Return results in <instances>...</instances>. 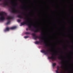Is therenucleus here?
<instances>
[{"instance_id":"3","label":"nucleus","mask_w":73,"mask_h":73,"mask_svg":"<svg viewBox=\"0 0 73 73\" xmlns=\"http://www.w3.org/2000/svg\"><path fill=\"white\" fill-rule=\"evenodd\" d=\"M5 16H7V13L5 12H1L0 13V23L5 20Z\"/></svg>"},{"instance_id":"23","label":"nucleus","mask_w":73,"mask_h":73,"mask_svg":"<svg viewBox=\"0 0 73 73\" xmlns=\"http://www.w3.org/2000/svg\"><path fill=\"white\" fill-rule=\"evenodd\" d=\"M43 34H44V32H42V34L43 35Z\"/></svg>"},{"instance_id":"15","label":"nucleus","mask_w":73,"mask_h":73,"mask_svg":"<svg viewBox=\"0 0 73 73\" xmlns=\"http://www.w3.org/2000/svg\"><path fill=\"white\" fill-rule=\"evenodd\" d=\"M56 65V63H53L52 64L53 66H55Z\"/></svg>"},{"instance_id":"10","label":"nucleus","mask_w":73,"mask_h":73,"mask_svg":"<svg viewBox=\"0 0 73 73\" xmlns=\"http://www.w3.org/2000/svg\"><path fill=\"white\" fill-rule=\"evenodd\" d=\"M59 69H60V67L58 66H57V70L56 71V73H60V72H58V70H59Z\"/></svg>"},{"instance_id":"25","label":"nucleus","mask_w":73,"mask_h":73,"mask_svg":"<svg viewBox=\"0 0 73 73\" xmlns=\"http://www.w3.org/2000/svg\"><path fill=\"white\" fill-rule=\"evenodd\" d=\"M2 0H0V1H1Z\"/></svg>"},{"instance_id":"2","label":"nucleus","mask_w":73,"mask_h":73,"mask_svg":"<svg viewBox=\"0 0 73 73\" xmlns=\"http://www.w3.org/2000/svg\"><path fill=\"white\" fill-rule=\"evenodd\" d=\"M33 35V37L34 39L35 40H37V38H39V39H41L44 41V43H45V45L46 46H48V43L45 42V39H44V37H41V36H36V34L35 33H33L32 34Z\"/></svg>"},{"instance_id":"9","label":"nucleus","mask_w":73,"mask_h":73,"mask_svg":"<svg viewBox=\"0 0 73 73\" xmlns=\"http://www.w3.org/2000/svg\"><path fill=\"white\" fill-rule=\"evenodd\" d=\"M48 58L49 59H52V60H56V58L54 56H52L51 57H48Z\"/></svg>"},{"instance_id":"19","label":"nucleus","mask_w":73,"mask_h":73,"mask_svg":"<svg viewBox=\"0 0 73 73\" xmlns=\"http://www.w3.org/2000/svg\"><path fill=\"white\" fill-rule=\"evenodd\" d=\"M21 20L20 19H18L17 20V22H18V23H20V22H21Z\"/></svg>"},{"instance_id":"12","label":"nucleus","mask_w":73,"mask_h":73,"mask_svg":"<svg viewBox=\"0 0 73 73\" xmlns=\"http://www.w3.org/2000/svg\"><path fill=\"white\" fill-rule=\"evenodd\" d=\"M39 43H40V42L38 41H36L35 42V44H39Z\"/></svg>"},{"instance_id":"27","label":"nucleus","mask_w":73,"mask_h":73,"mask_svg":"<svg viewBox=\"0 0 73 73\" xmlns=\"http://www.w3.org/2000/svg\"><path fill=\"white\" fill-rule=\"evenodd\" d=\"M66 49H68V48H66Z\"/></svg>"},{"instance_id":"26","label":"nucleus","mask_w":73,"mask_h":73,"mask_svg":"<svg viewBox=\"0 0 73 73\" xmlns=\"http://www.w3.org/2000/svg\"><path fill=\"white\" fill-rule=\"evenodd\" d=\"M41 42H42V41H41Z\"/></svg>"},{"instance_id":"5","label":"nucleus","mask_w":73,"mask_h":73,"mask_svg":"<svg viewBox=\"0 0 73 73\" xmlns=\"http://www.w3.org/2000/svg\"><path fill=\"white\" fill-rule=\"evenodd\" d=\"M16 28V26L12 27L10 28L7 27L4 30V32H7V31H9L10 29H15Z\"/></svg>"},{"instance_id":"24","label":"nucleus","mask_w":73,"mask_h":73,"mask_svg":"<svg viewBox=\"0 0 73 73\" xmlns=\"http://www.w3.org/2000/svg\"><path fill=\"white\" fill-rule=\"evenodd\" d=\"M28 29L27 28L26 29V31H28Z\"/></svg>"},{"instance_id":"21","label":"nucleus","mask_w":73,"mask_h":73,"mask_svg":"<svg viewBox=\"0 0 73 73\" xmlns=\"http://www.w3.org/2000/svg\"><path fill=\"white\" fill-rule=\"evenodd\" d=\"M51 54L52 55V56H54V54H55V53H54L53 54Z\"/></svg>"},{"instance_id":"4","label":"nucleus","mask_w":73,"mask_h":73,"mask_svg":"<svg viewBox=\"0 0 73 73\" xmlns=\"http://www.w3.org/2000/svg\"><path fill=\"white\" fill-rule=\"evenodd\" d=\"M14 5L13 7H11V8L12 13H21L20 12L16 10V9H15V7H16L17 5V3H16L15 5Z\"/></svg>"},{"instance_id":"18","label":"nucleus","mask_w":73,"mask_h":73,"mask_svg":"<svg viewBox=\"0 0 73 73\" xmlns=\"http://www.w3.org/2000/svg\"><path fill=\"white\" fill-rule=\"evenodd\" d=\"M28 37H29V36H25L24 37V38H28Z\"/></svg>"},{"instance_id":"17","label":"nucleus","mask_w":73,"mask_h":73,"mask_svg":"<svg viewBox=\"0 0 73 73\" xmlns=\"http://www.w3.org/2000/svg\"><path fill=\"white\" fill-rule=\"evenodd\" d=\"M10 3H11V4H14V2H13V1H12L10 2Z\"/></svg>"},{"instance_id":"20","label":"nucleus","mask_w":73,"mask_h":73,"mask_svg":"<svg viewBox=\"0 0 73 73\" xmlns=\"http://www.w3.org/2000/svg\"><path fill=\"white\" fill-rule=\"evenodd\" d=\"M32 26H33V27H34L35 28H36L37 27H36L34 25H32Z\"/></svg>"},{"instance_id":"13","label":"nucleus","mask_w":73,"mask_h":73,"mask_svg":"<svg viewBox=\"0 0 73 73\" xmlns=\"http://www.w3.org/2000/svg\"><path fill=\"white\" fill-rule=\"evenodd\" d=\"M61 63L62 64V66H60V68L62 69V68H63V66L64 65V63L63 62H62Z\"/></svg>"},{"instance_id":"22","label":"nucleus","mask_w":73,"mask_h":73,"mask_svg":"<svg viewBox=\"0 0 73 73\" xmlns=\"http://www.w3.org/2000/svg\"><path fill=\"white\" fill-rule=\"evenodd\" d=\"M56 55H58V54L57 53L56 54H55V56H56Z\"/></svg>"},{"instance_id":"8","label":"nucleus","mask_w":73,"mask_h":73,"mask_svg":"<svg viewBox=\"0 0 73 73\" xmlns=\"http://www.w3.org/2000/svg\"><path fill=\"white\" fill-rule=\"evenodd\" d=\"M8 4V2L4 0L3 1V3H0V5H7Z\"/></svg>"},{"instance_id":"7","label":"nucleus","mask_w":73,"mask_h":73,"mask_svg":"<svg viewBox=\"0 0 73 73\" xmlns=\"http://www.w3.org/2000/svg\"><path fill=\"white\" fill-rule=\"evenodd\" d=\"M13 17H8L7 18V19L8 20L7 22L6 23V25H8L10 23V20L12 19Z\"/></svg>"},{"instance_id":"16","label":"nucleus","mask_w":73,"mask_h":73,"mask_svg":"<svg viewBox=\"0 0 73 73\" xmlns=\"http://www.w3.org/2000/svg\"><path fill=\"white\" fill-rule=\"evenodd\" d=\"M58 58H59V59H60V60H61V59L62 58V56H60V57H58Z\"/></svg>"},{"instance_id":"1","label":"nucleus","mask_w":73,"mask_h":73,"mask_svg":"<svg viewBox=\"0 0 73 73\" xmlns=\"http://www.w3.org/2000/svg\"><path fill=\"white\" fill-rule=\"evenodd\" d=\"M21 26L22 25H27L28 26V27L30 29V30H31L32 31H33L34 32H40V29H37L36 30H35L34 29L32 28V26L31 25V23L29 20V19H27L26 21H25V22H24L23 23H21Z\"/></svg>"},{"instance_id":"14","label":"nucleus","mask_w":73,"mask_h":73,"mask_svg":"<svg viewBox=\"0 0 73 73\" xmlns=\"http://www.w3.org/2000/svg\"><path fill=\"white\" fill-rule=\"evenodd\" d=\"M25 34H26V35H29V34H31V33L28 32H26L25 33Z\"/></svg>"},{"instance_id":"11","label":"nucleus","mask_w":73,"mask_h":73,"mask_svg":"<svg viewBox=\"0 0 73 73\" xmlns=\"http://www.w3.org/2000/svg\"><path fill=\"white\" fill-rule=\"evenodd\" d=\"M18 17V18H20V19H23L24 20V17H23V16H21V15H19L17 16Z\"/></svg>"},{"instance_id":"6","label":"nucleus","mask_w":73,"mask_h":73,"mask_svg":"<svg viewBox=\"0 0 73 73\" xmlns=\"http://www.w3.org/2000/svg\"><path fill=\"white\" fill-rule=\"evenodd\" d=\"M49 52H52L51 51H49V50H41V52L43 53H44V54L48 55V53H49Z\"/></svg>"}]
</instances>
